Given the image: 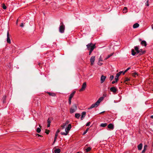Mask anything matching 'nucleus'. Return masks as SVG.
I'll list each match as a JSON object with an SVG mask.
<instances>
[{
    "instance_id": "obj_20",
    "label": "nucleus",
    "mask_w": 153,
    "mask_h": 153,
    "mask_svg": "<svg viewBox=\"0 0 153 153\" xmlns=\"http://www.w3.org/2000/svg\"><path fill=\"white\" fill-rule=\"evenodd\" d=\"M80 116V114L79 113H76L75 114V117L77 119H79Z\"/></svg>"
},
{
    "instance_id": "obj_18",
    "label": "nucleus",
    "mask_w": 153,
    "mask_h": 153,
    "mask_svg": "<svg viewBox=\"0 0 153 153\" xmlns=\"http://www.w3.org/2000/svg\"><path fill=\"white\" fill-rule=\"evenodd\" d=\"M143 144L142 143H140L139 145L138 146V149L139 150H141L142 149Z\"/></svg>"
},
{
    "instance_id": "obj_23",
    "label": "nucleus",
    "mask_w": 153,
    "mask_h": 153,
    "mask_svg": "<svg viewBox=\"0 0 153 153\" xmlns=\"http://www.w3.org/2000/svg\"><path fill=\"white\" fill-rule=\"evenodd\" d=\"M147 147V145H145L144 146L143 149L142 151V153H143L145 152L146 150V149Z\"/></svg>"
},
{
    "instance_id": "obj_30",
    "label": "nucleus",
    "mask_w": 153,
    "mask_h": 153,
    "mask_svg": "<svg viewBox=\"0 0 153 153\" xmlns=\"http://www.w3.org/2000/svg\"><path fill=\"white\" fill-rule=\"evenodd\" d=\"M41 130L40 128L38 127L36 129V131L38 133H39L41 131Z\"/></svg>"
},
{
    "instance_id": "obj_52",
    "label": "nucleus",
    "mask_w": 153,
    "mask_h": 153,
    "mask_svg": "<svg viewBox=\"0 0 153 153\" xmlns=\"http://www.w3.org/2000/svg\"><path fill=\"white\" fill-rule=\"evenodd\" d=\"M139 50L140 51V52L143 51L142 49H140V50Z\"/></svg>"
},
{
    "instance_id": "obj_48",
    "label": "nucleus",
    "mask_w": 153,
    "mask_h": 153,
    "mask_svg": "<svg viewBox=\"0 0 153 153\" xmlns=\"http://www.w3.org/2000/svg\"><path fill=\"white\" fill-rule=\"evenodd\" d=\"M60 131V130H59V129H58L57 131H56V132L57 133H58Z\"/></svg>"
},
{
    "instance_id": "obj_58",
    "label": "nucleus",
    "mask_w": 153,
    "mask_h": 153,
    "mask_svg": "<svg viewBox=\"0 0 153 153\" xmlns=\"http://www.w3.org/2000/svg\"><path fill=\"white\" fill-rule=\"evenodd\" d=\"M125 73H124V72L123 73V75H124V74H125Z\"/></svg>"
},
{
    "instance_id": "obj_59",
    "label": "nucleus",
    "mask_w": 153,
    "mask_h": 153,
    "mask_svg": "<svg viewBox=\"0 0 153 153\" xmlns=\"http://www.w3.org/2000/svg\"><path fill=\"white\" fill-rule=\"evenodd\" d=\"M139 40L140 41H141V40L140 39H139Z\"/></svg>"
},
{
    "instance_id": "obj_32",
    "label": "nucleus",
    "mask_w": 153,
    "mask_h": 153,
    "mask_svg": "<svg viewBox=\"0 0 153 153\" xmlns=\"http://www.w3.org/2000/svg\"><path fill=\"white\" fill-rule=\"evenodd\" d=\"M134 49L136 51L138 50L139 48L138 46H136L134 47Z\"/></svg>"
},
{
    "instance_id": "obj_7",
    "label": "nucleus",
    "mask_w": 153,
    "mask_h": 153,
    "mask_svg": "<svg viewBox=\"0 0 153 153\" xmlns=\"http://www.w3.org/2000/svg\"><path fill=\"white\" fill-rule=\"evenodd\" d=\"M123 73V71H120L117 74L115 77V79L116 82H117L118 80V77L120 74Z\"/></svg>"
},
{
    "instance_id": "obj_34",
    "label": "nucleus",
    "mask_w": 153,
    "mask_h": 153,
    "mask_svg": "<svg viewBox=\"0 0 153 153\" xmlns=\"http://www.w3.org/2000/svg\"><path fill=\"white\" fill-rule=\"evenodd\" d=\"M114 78V76L113 75L111 76L110 77V79L111 81Z\"/></svg>"
},
{
    "instance_id": "obj_6",
    "label": "nucleus",
    "mask_w": 153,
    "mask_h": 153,
    "mask_svg": "<svg viewBox=\"0 0 153 153\" xmlns=\"http://www.w3.org/2000/svg\"><path fill=\"white\" fill-rule=\"evenodd\" d=\"M86 86V82H84L82 85V88L79 90V91H83L85 89Z\"/></svg>"
},
{
    "instance_id": "obj_57",
    "label": "nucleus",
    "mask_w": 153,
    "mask_h": 153,
    "mask_svg": "<svg viewBox=\"0 0 153 153\" xmlns=\"http://www.w3.org/2000/svg\"><path fill=\"white\" fill-rule=\"evenodd\" d=\"M105 112V111H103V112H101L100 113V114H101L103 113H104Z\"/></svg>"
},
{
    "instance_id": "obj_50",
    "label": "nucleus",
    "mask_w": 153,
    "mask_h": 153,
    "mask_svg": "<svg viewBox=\"0 0 153 153\" xmlns=\"http://www.w3.org/2000/svg\"><path fill=\"white\" fill-rule=\"evenodd\" d=\"M116 82V80H115V81H112V83L113 84L115 83Z\"/></svg>"
},
{
    "instance_id": "obj_38",
    "label": "nucleus",
    "mask_w": 153,
    "mask_h": 153,
    "mask_svg": "<svg viewBox=\"0 0 153 153\" xmlns=\"http://www.w3.org/2000/svg\"><path fill=\"white\" fill-rule=\"evenodd\" d=\"M93 48H91V50H88L89 51V55H90L91 54V53H92L93 50Z\"/></svg>"
},
{
    "instance_id": "obj_56",
    "label": "nucleus",
    "mask_w": 153,
    "mask_h": 153,
    "mask_svg": "<svg viewBox=\"0 0 153 153\" xmlns=\"http://www.w3.org/2000/svg\"><path fill=\"white\" fill-rule=\"evenodd\" d=\"M150 117H151V118L153 119V115H152Z\"/></svg>"
},
{
    "instance_id": "obj_2",
    "label": "nucleus",
    "mask_w": 153,
    "mask_h": 153,
    "mask_svg": "<svg viewBox=\"0 0 153 153\" xmlns=\"http://www.w3.org/2000/svg\"><path fill=\"white\" fill-rule=\"evenodd\" d=\"M87 49L88 50H91V48H93V50L96 47L95 44H93L91 42L88 44L86 45Z\"/></svg>"
},
{
    "instance_id": "obj_36",
    "label": "nucleus",
    "mask_w": 153,
    "mask_h": 153,
    "mask_svg": "<svg viewBox=\"0 0 153 153\" xmlns=\"http://www.w3.org/2000/svg\"><path fill=\"white\" fill-rule=\"evenodd\" d=\"M69 122L68 121H66L65 123L63 124L65 125V126H66L69 123Z\"/></svg>"
},
{
    "instance_id": "obj_31",
    "label": "nucleus",
    "mask_w": 153,
    "mask_h": 153,
    "mask_svg": "<svg viewBox=\"0 0 153 153\" xmlns=\"http://www.w3.org/2000/svg\"><path fill=\"white\" fill-rule=\"evenodd\" d=\"M130 80V79L127 77H126L125 79L124 82H126Z\"/></svg>"
},
{
    "instance_id": "obj_19",
    "label": "nucleus",
    "mask_w": 153,
    "mask_h": 153,
    "mask_svg": "<svg viewBox=\"0 0 153 153\" xmlns=\"http://www.w3.org/2000/svg\"><path fill=\"white\" fill-rule=\"evenodd\" d=\"M131 54L133 56H134L136 54V53L134 51V50L133 49H132L131 51Z\"/></svg>"
},
{
    "instance_id": "obj_13",
    "label": "nucleus",
    "mask_w": 153,
    "mask_h": 153,
    "mask_svg": "<svg viewBox=\"0 0 153 153\" xmlns=\"http://www.w3.org/2000/svg\"><path fill=\"white\" fill-rule=\"evenodd\" d=\"M71 128V124H69L68 125V127L66 128L65 129V131L69 132V131L70 130Z\"/></svg>"
},
{
    "instance_id": "obj_11",
    "label": "nucleus",
    "mask_w": 153,
    "mask_h": 153,
    "mask_svg": "<svg viewBox=\"0 0 153 153\" xmlns=\"http://www.w3.org/2000/svg\"><path fill=\"white\" fill-rule=\"evenodd\" d=\"M106 78V76H104L103 75H102L100 78L101 83H102L103 82H104Z\"/></svg>"
},
{
    "instance_id": "obj_37",
    "label": "nucleus",
    "mask_w": 153,
    "mask_h": 153,
    "mask_svg": "<svg viewBox=\"0 0 153 153\" xmlns=\"http://www.w3.org/2000/svg\"><path fill=\"white\" fill-rule=\"evenodd\" d=\"M149 1L148 0H147V1L145 3V4H146V6H149Z\"/></svg>"
},
{
    "instance_id": "obj_9",
    "label": "nucleus",
    "mask_w": 153,
    "mask_h": 153,
    "mask_svg": "<svg viewBox=\"0 0 153 153\" xmlns=\"http://www.w3.org/2000/svg\"><path fill=\"white\" fill-rule=\"evenodd\" d=\"M7 41L8 43H11L10 40V34L8 31L7 33Z\"/></svg>"
},
{
    "instance_id": "obj_22",
    "label": "nucleus",
    "mask_w": 153,
    "mask_h": 153,
    "mask_svg": "<svg viewBox=\"0 0 153 153\" xmlns=\"http://www.w3.org/2000/svg\"><path fill=\"white\" fill-rule=\"evenodd\" d=\"M127 8L126 7H125L123 10V13H126L127 12Z\"/></svg>"
},
{
    "instance_id": "obj_21",
    "label": "nucleus",
    "mask_w": 153,
    "mask_h": 153,
    "mask_svg": "<svg viewBox=\"0 0 153 153\" xmlns=\"http://www.w3.org/2000/svg\"><path fill=\"white\" fill-rule=\"evenodd\" d=\"M48 95L50 96H52L53 97H55L56 96L55 94L54 93L48 92Z\"/></svg>"
},
{
    "instance_id": "obj_39",
    "label": "nucleus",
    "mask_w": 153,
    "mask_h": 153,
    "mask_svg": "<svg viewBox=\"0 0 153 153\" xmlns=\"http://www.w3.org/2000/svg\"><path fill=\"white\" fill-rule=\"evenodd\" d=\"M88 128L87 129H86V130H85V131L83 132V135L85 134L88 132Z\"/></svg>"
},
{
    "instance_id": "obj_17",
    "label": "nucleus",
    "mask_w": 153,
    "mask_h": 153,
    "mask_svg": "<svg viewBox=\"0 0 153 153\" xmlns=\"http://www.w3.org/2000/svg\"><path fill=\"white\" fill-rule=\"evenodd\" d=\"M139 26V24L137 23H136L133 25V27L134 28H136L138 27Z\"/></svg>"
},
{
    "instance_id": "obj_4",
    "label": "nucleus",
    "mask_w": 153,
    "mask_h": 153,
    "mask_svg": "<svg viewBox=\"0 0 153 153\" xmlns=\"http://www.w3.org/2000/svg\"><path fill=\"white\" fill-rule=\"evenodd\" d=\"M65 26H60L59 29V32L61 33H63L64 32Z\"/></svg>"
},
{
    "instance_id": "obj_28",
    "label": "nucleus",
    "mask_w": 153,
    "mask_h": 153,
    "mask_svg": "<svg viewBox=\"0 0 153 153\" xmlns=\"http://www.w3.org/2000/svg\"><path fill=\"white\" fill-rule=\"evenodd\" d=\"M91 149V148L90 147H88L85 149L86 152H88L90 151Z\"/></svg>"
},
{
    "instance_id": "obj_12",
    "label": "nucleus",
    "mask_w": 153,
    "mask_h": 153,
    "mask_svg": "<svg viewBox=\"0 0 153 153\" xmlns=\"http://www.w3.org/2000/svg\"><path fill=\"white\" fill-rule=\"evenodd\" d=\"M86 113L85 111L82 112L81 113V120H82L86 116Z\"/></svg>"
},
{
    "instance_id": "obj_44",
    "label": "nucleus",
    "mask_w": 153,
    "mask_h": 153,
    "mask_svg": "<svg viewBox=\"0 0 153 153\" xmlns=\"http://www.w3.org/2000/svg\"><path fill=\"white\" fill-rule=\"evenodd\" d=\"M98 64L99 65H101L102 64V63L100 62H98Z\"/></svg>"
},
{
    "instance_id": "obj_53",
    "label": "nucleus",
    "mask_w": 153,
    "mask_h": 153,
    "mask_svg": "<svg viewBox=\"0 0 153 153\" xmlns=\"http://www.w3.org/2000/svg\"><path fill=\"white\" fill-rule=\"evenodd\" d=\"M58 133H56V134H55V136H56V137H57V136H58Z\"/></svg>"
},
{
    "instance_id": "obj_63",
    "label": "nucleus",
    "mask_w": 153,
    "mask_h": 153,
    "mask_svg": "<svg viewBox=\"0 0 153 153\" xmlns=\"http://www.w3.org/2000/svg\"><path fill=\"white\" fill-rule=\"evenodd\" d=\"M42 153H44V152H42Z\"/></svg>"
},
{
    "instance_id": "obj_41",
    "label": "nucleus",
    "mask_w": 153,
    "mask_h": 153,
    "mask_svg": "<svg viewBox=\"0 0 153 153\" xmlns=\"http://www.w3.org/2000/svg\"><path fill=\"white\" fill-rule=\"evenodd\" d=\"M131 68L130 67L128 68L125 71L124 73H126L127 71L129 70Z\"/></svg>"
},
{
    "instance_id": "obj_43",
    "label": "nucleus",
    "mask_w": 153,
    "mask_h": 153,
    "mask_svg": "<svg viewBox=\"0 0 153 153\" xmlns=\"http://www.w3.org/2000/svg\"><path fill=\"white\" fill-rule=\"evenodd\" d=\"M49 118H48V127H50V123H51V121L49 119Z\"/></svg>"
},
{
    "instance_id": "obj_3",
    "label": "nucleus",
    "mask_w": 153,
    "mask_h": 153,
    "mask_svg": "<svg viewBox=\"0 0 153 153\" xmlns=\"http://www.w3.org/2000/svg\"><path fill=\"white\" fill-rule=\"evenodd\" d=\"M77 110V105L75 104H74L71 108H70V113L71 114H72L74 112H75Z\"/></svg>"
},
{
    "instance_id": "obj_51",
    "label": "nucleus",
    "mask_w": 153,
    "mask_h": 153,
    "mask_svg": "<svg viewBox=\"0 0 153 153\" xmlns=\"http://www.w3.org/2000/svg\"><path fill=\"white\" fill-rule=\"evenodd\" d=\"M36 136H38V137H41V135L39 134H36Z\"/></svg>"
},
{
    "instance_id": "obj_25",
    "label": "nucleus",
    "mask_w": 153,
    "mask_h": 153,
    "mask_svg": "<svg viewBox=\"0 0 153 153\" xmlns=\"http://www.w3.org/2000/svg\"><path fill=\"white\" fill-rule=\"evenodd\" d=\"M114 54V53H111L110 54L108 55V56L105 59V60H106L108 58H110L111 56H112Z\"/></svg>"
},
{
    "instance_id": "obj_45",
    "label": "nucleus",
    "mask_w": 153,
    "mask_h": 153,
    "mask_svg": "<svg viewBox=\"0 0 153 153\" xmlns=\"http://www.w3.org/2000/svg\"><path fill=\"white\" fill-rule=\"evenodd\" d=\"M24 26V24L23 23H22L21 25H20V26L21 27H23Z\"/></svg>"
},
{
    "instance_id": "obj_46",
    "label": "nucleus",
    "mask_w": 153,
    "mask_h": 153,
    "mask_svg": "<svg viewBox=\"0 0 153 153\" xmlns=\"http://www.w3.org/2000/svg\"><path fill=\"white\" fill-rule=\"evenodd\" d=\"M136 54L139 53H140V51L139 50H138L136 51Z\"/></svg>"
},
{
    "instance_id": "obj_61",
    "label": "nucleus",
    "mask_w": 153,
    "mask_h": 153,
    "mask_svg": "<svg viewBox=\"0 0 153 153\" xmlns=\"http://www.w3.org/2000/svg\"><path fill=\"white\" fill-rule=\"evenodd\" d=\"M17 22H18V20H17V21L16 22V24L17 23Z\"/></svg>"
},
{
    "instance_id": "obj_14",
    "label": "nucleus",
    "mask_w": 153,
    "mask_h": 153,
    "mask_svg": "<svg viewBox=\"0 0 153 153\" xmlns=\"http://www.w3.org/2000/svg\"><path fill=\"white\" fill-rule=\"evenodd\" d=\"M108 128L110 129H113L114 128V125L112 123H110L108 125Z\"/></svg>"
},
{
    "instance_id": "obj_10",
    "label": "nucleus",
    "mask_w": 153,
    "mask_h": 153,
    "mask_svg": "<svg viewBox=\"0 0 153 153\" xmlns=\"http://www.w3.org/2000/svg\"><path fill=\"white\" fill-rule=\"evenodd\" d=\"M95 56H92L90 58V61L91 62V64L93 65L95 61Z\"/></svg>"
},
{
    "instance_id": "obj_54",
    "label": "nucleus",
    "mask_w": 153,
    "mask_h": 153,
    "mask_svg": "<svg viewBox=\"0 0 153 153\" xmlns=\"http://www.w3.org/2000/svg\"><path fill=\"white\" fill-rule=\"evenodd\" d=\"M151 27L152 29L153 30V24L152 25Z\"/></svg>"
},
{
    "instance_id": "obj_55",
    "label": "nucleus",
    "mask_w": 153,
    "mask_h": 153,
    "mask_svg": "<svg viewBox=\"0 0 153 153\" xmlns=\"http://www.w3.org/2000/svg\"><path fill=\"white\" fill-rule=\"evenodd\" d=\"M45 132L47 134H48V131H47L46 130Z\"/></svg>"
},
{
    "instance_id": "obj_16",
    "label": "nucleus",
    "mask_w": 153,
    "mask_h": 153,
    "mask_svg": "<svg viewBox=\"0 0 153 153\" xmlns=\"http://www.w3.org/2000/svg\"><path fill=\"white\" fill-rule=\"evenodd\" d=\"M61 150L59 149H56L54 151V153H59Z\"/></svg>"
},
{
    "instance_id": "obj_40",
    "label": "nucleus",
    "mask_w": 153,
    "mask_h": 153,
    "mask_svg": "<svg viewBox=\"0 0 153 153\" xmlns=\"http://www.w3.org/2000/svg\"><path fill=\"white\" fill-rule=\"evenodd\" d=\"M91 123L90 122H89L87 123L86 124V126H88L91 124Z\"/></svg>"
},
{
    "instance_id": "obj_1",
    "label": "nucleus",
    "mask_w": 153,
    "mask_h": 153,
    "mask_svg": "<svg viewBox=\"0 0 153 153\" xmlns=\"http://www.w3.org/2000/svg\"><path fill=\"white\" fill-rule=\"evenodd\" d=\"M103 99L104 97H100L95 104H92L88 109H90L95 107H97L99 105L100 102L103 100Z\"/></svg>"
},
{
    "instance_id": "obj_33",
    "label": "nucleus",
    "mask_w": 153,
    "mask_h": 153,
    "mask_svg": "<svg viewBox=\"0 0 153 153\" xmlns=\"http://www.w3.org/2000/svg\"><path fill=\"white\" fill-rule=\"evenodd\" d=\"M2 8L4 9V10H5L7 8V7L6 6L4 5V4H3V5H2Z\"/></svg>"
},
{
    "instance_id": "obj_35",
    "label": "nucleus",
    "mask_w": 153,
    "mask_h": 153,
    "mask_svg": "<svg viewBox=\"0 0 153 153\" xmlns=\"http://www.w3.org/2000/svg\"><path fill=\"white\" fill-rule=\"evenodd\" d=\"M100 61H103L102 59V58L101 56H100L99 58V62Z\"/></svg>"
},
{
    "instance_id": "obj_62",
    "label": "nucleus",
    "mask_w": 153,
    "mask_h": 153,
    "mask_svg": "<svg viewBox=\"0 0 153 153\" xmlns=\"http://www.w3.org/2000/svg\"><path fill=\"white\" fill-rule=\"evenodd\" d=\"M76 153H79V152H77Z\"/></svg>"
},
{
    "instance_id": "obj_8",
    "label": "nucleus",
    "mask_w": 153,
    "mask_h": 153,
    "mask_svg": "<svg viewBox=\"0 0 153 153\" xmlns=\"http://www.w3.org/2000/svg\"><path fill=\"white\" fill-rule=\"evenodd\" d=\"M110 90L111 91L113 92L114 94H115L117 91V89L115 87H112L110 88Z\"/></svg>"
},
{
    "instance_id": "obj_26",
    "label": "nucleus",
    "mask_w": 153,
    "mask_h": 153,
    "mask_svg": "<svg viewBox=\"0 0 153 153\" xmlns=\"http://www.w3.org/2000/svg\"><path fill=\"white\" fill-rule=\"evenodd\" d=\"M132 76L134 77H136V76H138L136 72H134L132 74Z\"/></svg>"
},
{
    "instance_id": "obj_49",
    "label": "nucleus",
    "mask_w": 153,
    "mask_h": 153,
    "mask_svg": "<svg viewBox=\"0 0 153 153\" xmlns=\"http://www.w3.org/2000/svg\"><path fill=\"white\" fill-rule=\"evenodd\" d=\"M57 137H56V136H55L54 142L55 141L56 139L57 138Z\"/></svg>"
},
{
    "instance_id": "obj_47",
    "label": "nucleus",
    "mask_w": 153,
    "mask_h": 153,
    "mask_svg": "<svg viewBox=\"0 0 153 153\" xmlns=\"http://www.w3.org/2000/svg\"><path fill=\"white\" fill-rule=\"evenodd\" d=\"M61 25L60 26H65V25H64L63 23L62 22L61 23H60Z\"/></svg>"
},
{
    "instance_id": "obj_5",
    "label": "nucleus",
    "mask_w": 153,
    "mask_h": 153,
    "mask_svg": "<svg viewBox=\"0 0 153 153\" xmlns=\"http://www.w3.org/2000/svg\"><path fill=\"white\" fill-rule=\"evenodd\" d=\"M75 93V91H74L71 94L70 96V97L69 98V103L70 105L71 104V100L72 99V98L74 96V94Z\"/></svg>"
},
{
    "instance_id": "obj_27",
    "label": "nucleus",
    "mask_w": 153,
    "mask_h": 153,
    "mask_svg": "<svg viewBox=\"0 0 153 153\" xmlns=\"http://www.w3.org/2000/svg\"><path fill=\"white\" fill-rule=\"evenodd\" d=\"M68 133V132H67L66 131H65V133L64 132H62L61 133V134L63 135H67Z\"/></svg>"
},
{
    "instance_id": "obj_24",
    "label": "nucleus",
    "mask_w": 153,
    "mask_h": 153,
    "mask_svg": "<svg viewBox=\"0 0 153 153\" xmlns=\"http://www.w3.org/2000/svg\"><path fill=\"white\" fill-rule=\"evenodd\" d=\"M107 123H101L100 125V126L103 127H105L107 126Z\"/></svg>"
},
{
    "instance_id": "obj_42",
    "label": "nucleus",
    "mask_w": 153,
    "mask_h": 153,
    "mask_svg": "<svg viewBox=\"0 0 153 153\" xmlns=\"http://www.w3.org/2000/svg\"><path fill=\"white\" fill-rule=\"evenodd\" d=\"M65 125H64L63 124L61 126V129H63L64 128H65Z\"/></svg>"
},
{
    "instance_id": "obj_60",
    "label": "nucleus",
    "mask_w": 153,
    "mask_h": 153,
    "mask_svg": "<svg viewBox=\"0 0 153 153\" xmlns=\"http://www.w3.org/2000/svg\"><path fill=\"white\" fill-rule=\"evenodd\" d=\"M48 133H49V132H50V131H49V130H48Z\"/></svg>"
},
{
    "instance_id": "obj_15",
    "label": "nucleus",
    "mask_w": 153,
    "mask_h": 153,
    "mask_svg": "<svg viewBox=\"0 0 153 153\" xmlns=\"http://www.w3.org/2000/svg\"><path fill=\"white\" fill-rule=\"evenodd\" d=\"M141 44L142 45H144L145 46H146L147 45L146 41L144 40H143L142 41V42H141Z\"/></svg>"
},
{
    "instance_id": "obj_29",
    "label": "nucleus",
    "mask_w": 153,
    "mask_h": 153,
    "mask_svg": "<svg viewBox=\"0 0 153 153\" xmlns=\"http://www.w3.org/2000/svg\"><path fill=\"white\" fill-rule=\"evenodd\" d=\"M145 52H146V51H143V52H140L139 53V56L142 55H143V54H144L145 53Z\"/></svg>"
}]
</instances>
